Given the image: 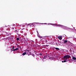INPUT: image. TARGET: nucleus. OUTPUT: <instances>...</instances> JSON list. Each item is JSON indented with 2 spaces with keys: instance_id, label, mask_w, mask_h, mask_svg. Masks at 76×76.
<instances>
[{
  "instance_id": "1",
  "label": "nucleus",
  "mask_w": 76,
  "mask_h": 76,
  "mask_svg": "<svg viewBox=\"0 0 76 76\" xmlns=\"http://www.w3.org/2000/svg\"><path fill=\"white\" fill-rule=\"evenodd\" d=\"M71 57V56H70V55H65L64 56V59H69V58H70Z\"/></svg>"
},
{
  "instance_id": "2",
  "label": "nucleus",
  "mask_w": 76,
  "mask_h": 76,
  "mask_svg": "<svg viewBox=\"0 0 76 76\" xmlns=\"http://www.w3.org/2000/svg\"><path fill=\"white\" fill-rule=\"evenodd\" d=\"M25 51L26 54H29L31 53V51L29 50H25Z\"/></svg>"
},
{
  "instance_id": "3",
  "label": "nucleus",
  "mask_w": 76,
  "mask_h": 76,
  "mask_svg": "<svg viewBox=\"0 0 76 76\" xmlns=\"http://www.w3.org/2000/svg\"><path fill=\"white\" fill-rule=\"evenodd\" d=\"M23 43H24L26 45H29V43H28L27 42H25L24 41H23Z\"/></svg>"
},
{
  "instance_id": "4",
  "label": "nucleus",
  "mask_w": 76,
  "mask_h": 76,
  "mask_svg": "<svg viewBox=\"0 0 76 76\" xmlns=\"http://www.w3.org/2000/svg\"><path fill=\"white\" fill-rule=\"evenodd\" d=\"M58 38L59 39H60V40H61V39H62V36H58Z\"/></svg>"
},
{
  "instance_id": "5",
  "label": "nucleus",
  "mask_w": 76,
  "mask_h": 76,
  "mask_svg": "<svg viewBox=\"0 0 76 76\" xmlns=\"http://www.w3.org/2000/svg\"><path fill=\"white\" fill-rule=\"evenodd\" d=\"M19 50V48H16L15 49L13 50H12V51H17V50Z\"/></svg>"
},
{
  "instance_id": "6",
  "label": "nucleus",
  "mask_w": 76,
  "mask_h": 76,
  "mask_svg": "<svg viewBox=\"0 0 76 76\" xmlns=\"http://www.w3.org/2000/svg\"><path fill=\"white\" fill-rule=\"evenodd\" d=\"M14 31L16 33V34H17V35H19L18 32L17 31V30H15Z\"/></svg>"
},
{
  "instance_id": "7",
  "label": "nucleus",
  "mask_w": 76,
  "mask_h": 76,
  "mask_svg": "<svg viewBox=\"0 0 76 76\" xmlns=\"http://www.w3.org/2000/svg\"><path fill=\"white\" fill-rule=\"evenodd\" d=\"M12 30H13V31H15V30H16V28H15V27H12Z\"/></svg>"
},
{
  "instance_id": "8",
  "label": "nucleus",
  "mask_w": 76,
  "mask_h": 76,
  "mask_svg": "<svg viewBox=\"0 0 76 76\" xmlns=\"http://www.w3.org/2000/svg\"><path fill=\"white\" fill-rule=\"evenodd\" d=\"M57 26H61L62 27H64V26L58 24Z\"/></svg>"
},
{
  "instance_id": "9",
  "label": "nucleus",
  "mask_w": 76,
  "mask_h": 76,
  "mask_svg": "<svg viewBox=\"0 0 76 76\" xmlns=\"http://www.w3.org/2000/svg\"><path fill=\"white\" fill-rule=\"evenodd\" d=\"M23 56H25V55H26V52H25V53H22Z\"/></svg>"
},
{
  "instance_id": "10",
  "label": "nucleus",
  "mask_w": 76,
  "mask_h": 76,
  "mask_svg": "<svg viewBox=\"0 0 76 76\" xmlns=\"http://www.w3.org/2000/svg\"><path fill=\"white\" fill-rule=\"evenodd\" d=\"M62 63H64L65 62H67V60H64V61H62Z\"/></svg>"
},
{
  "instance_id": "11",
  "label": "nucleus",
  "mask_w": 76,
  "mask_h": 76,
  "mask_svg": "<svg viewBox=\"0 0 76 76\" xmlns=\"http://www.w3.org/2000/svg\"><path fill=\"white\" fill-rule=\"evenodd\" d=\"M64 42V43H67V40H65Z\"/></svg>"
},
{
  "instance_id": "12",
  "label": "nucleus",
  "mask_w": 76,
  "mask_h": 76,
  "mask_svg": "<svg viewBox=\"0 0 76 76\" xmlns=\"http://www.w3.org/2000/svg\"><path fill=\"white\" fill-rule=\"evenodd\" d=\"M72 59L73 60H76V58L75 57H72Z\"/></svg>"
},
{
  "instance_id": "13",
  "label": "nucleus",
  "mask_w": 76,
  "mask_h": 76,
  "mask_svg": "<svg viewBox=\"0 0 76 76\" xmlns=\"http://www.w3.org/2000/svg\"><path fill=\"white\" fill-rule=\"evenodd\" d=\"M47 58V56H44V57L43 58V59H46V58Z\"/></svg>"
},
{
  "instance_id": "14",
  "label": "nucleus",
  "mask_w": 76,
  "mask_h": 76,
  "mask_svg": "<svg viewBox=\"0 0 76 76\" xmlns=\"http://www.w3.org/2000/svg\"><path fill=\"white\" fill-rule=\"evenodd\" d=\"M56 50H59V48H55Z\"/></svg>"
},
{
  "instance_id": "15",
  "label": "nucleus",
  "mask_w": 76,
  "mask_h": 76,
  "mask_svg": "<svg viewBox=\"0 0 76 76\" xmlns=\"http://www.w3.org/2000/svg\"><path fill=\"white\" fill-rule=\"evenodd\" d=\"M17 41H18V40H19V38H17Z\"/></svg>"
},
{
  "instance_id": "16",
  "label": "nucleus",
  "mask_w": 76,
  "mask_h": 76,
  "mask_svg": "<svg viewBox=\"0 0 76 76\" xmlns=\"http://www.w3.org/2000/svg\"><path fill=\"white\" fill-rule=\"evenodd\" d=\"M14 48H15V47H14V46H13V47H12V50H14Z\"/></svg>"
},
{
  "instance_id": "17",
  "label": "nucleus",
  "mask_w": 76,
  "mask_h": 76,
  "mask_svg": "<svg viewBox=\"0 0 76 76\" xmlns=\"http://www.w3.org/2000/svg\"><path fill=\"white\" fill-rule=\"evenodd\" d=\"M49 59H52V57H50L49 58Z\"/></svg>"
},
{
  "instance_id": "18",
  "label": "nucleus",
  "mask_w": 76,
  "mask_h": 76,
  "mask_svg": "<svg viewBox=\"0 0 76 76\" xmlns=\"http://www.w3.org/2000/svg\"><path fill=\"white\" fill-rule=\"evenodd\" d=\"M39 55H40V56H42V54L41 53H39Z\"/></svg>"
},
{
  "instance_id": "19",
  "label": "nucleus",
  "mask_w": 76,
  "mask_h": 76,
  "mask_svg": "<svg viewBox=\"0 0 76 76\" xmlns=\"http://www.w3.org/2000/svg\"><path fill=\"white\" fill-rule=\"evenodd\" d=\"M53 25H54V26H56V24H54Z\"/></svg>"
},
{
  "instance_id": "20",
  "label": "nucleus",
  "mask_w": 76,
  "mask_h": 76,
  "mask_svg": "<svg viewBox=\"0 0 76 76\" xmlns=\"http://www.w3.org/2000/svg\"><path fill=\"white\" fill-rule=\"evenodd\" d=\"M32 56H33V57H34L35 56L34 55V54H32Z\"/></svg>"
},
{
  "instance_id": "21",
  "label": "nucleus",
  "mask_w": 76,
  "mask_h": 76,
  "mask_svg": "<svg viewBox=\"0 0 76 76\" xmlns=\"http://www.w3.org/2000/svg\"><path fill=\"white\" fill-rule=\"evenodd\" d=\"M23 29H25V28H23V29H21V30L22 31L23 30Z\"/></svg>"
},
{
  "instance_id": "22",
  "label": "nucleus",
  "mask_w": 76,
  "mask_h": 76,
  "mask_svg": "<svg viewBox=\"0 0 76 76\" xmlns=\"http://www.w3.org/2000/svg\"><path fill=\"white\" fill-rule=\"evenodd\" d=\"M58 25V24H56V26H57Z\"/></svg>"
},
{
  "instance_id": "23",
  "label": "nucleus",
  "mask_w": 76,
  "mask_h": 76,
  "mask_svg": "<svg viewBox=\"0 0 76 76\" xmlns=\"http://www.w3.org/2000/svg\"><path fill=\"white\" fill-rule=\"evenodd\" d=\"M39 38H41V37H40V36H39Z\"/></svg>"
},
{
  "instance_id": "24",
  "label": "nucleus",
  "mask_w": 76,
  "mask_h": 76,
  "mask_svg": "<svg viewBox=\"0 0 76 76\" xmlns=\"http://www.w3.org/2000/svg\"><path fill=\"white\" fill-rule=\"evenodd\" d=\"M42 24H47V23H42Z\"/></svg>"
},
{
  "instance_id": "25",
  "label": "nucleus",
  "mask_w": 76,
  "mask_h": 76,
  "mask_svg": "<svg viewBox=\"0 0 76 76\" xmlns=\"http://www.w3.org/2000/svg\"><path fill=\"white\" fill-rule=\"evenodd\" d=\"M75 62H76V60L75 61Z\"/></svg>"
}]
</instances>
